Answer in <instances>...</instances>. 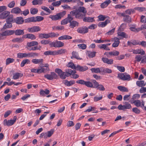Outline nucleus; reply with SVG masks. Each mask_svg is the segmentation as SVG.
<instances>
[{"instance_id": "c756f323", "label": "nucleus", "mask_w": 146, "mask_h": 146, "mask_svg": "<svg viewBox=\"0 0 146 146\" xmlns=\"http://www.w3.org/2000/svg\"><path fill=\"white\" fill-rule=\"evenodd\" d=\"M83 21L84 22H92L94 21L95 20L94 19V17H84L83 19Z\"/></svg>"}, {"instance_id": "9d476101", "label": "nucleus", "mask_w": 146, "mask_h": 146, "mask_svg": "<svg viewBox=\"0 0 146 146\" xmlns=\"http://www.w3.org/2000/svg\"><path fill=\"white\" fill-rule=\"evenodd\" d=\"M1 33L3 37L4 38V37L7 36H9L13 35V31L12 30H6L3 31V30L1 31Z\"/></svg>"}, {"instance_id": "412c9836", "label": "nucleus", "mask_w": 146, "mask_h": 146, "mask_svg": "<svg viewBox=\"0 0 146 146\" xmlns=\"http://www.w3.org/2000/svg\"><path fill=\"white\" fill-rule=\"evenodd\" d=\"M72 38V37L68 35H64L58 37V39L59 40H69Z\"/></svg>"}, {"instance_id": "4be33fe9", "label": "nucleus", "mask_w": 146, "mask_h": 146, "mask_svg": "<svg viewBox=\"0 0 146 146\" xmlns=\"http://www.w3.org/2000/svg\"><path fill=\"white\" fill-rule=\"evenodd\" d=\"M101 72L104 73H111L112 70L108 68H104L103 67L101 68Z\"/></svg>"}, {"instance_id": "f03ea898", "label": "nucleus", "mask_w": 146, "mask_h": 146, "mask_svg": "<svg viewBox=\"0 0 146 146\" xmlns=\"http://www.w3.org/2000/svg\"><path fill=\"white\" fill-rule=\"evenodd\" d=\"M91 81L94 84V88H96L100 91H104L105 90V89L104 86L99 84L95 80L92 79Z\"/></svg>"}, {"instance_id": "72a5a7b5", "label": "nucleus", "mask_w": 146, "mask_h": 146, "mask_svg": "<svg viewBox=\"0 0 146 146\" xmlns=\"http://www.w3.org/2000/svg\"><path fill=\"white\" fill-rule=\"evenodd\" d=\"M16 23L18 24H21L24 22L23 18L21 17H19L16 18L15 20Z\"/></svg>"}, {"instance_id": "2eb2a0df", "label": "nucleus", "mask_w": 146, "mask_h": 146, "mask_svg": "<svg viewBox=\"0 0 146 146\" xmlns=\"http://www.w3.org/2000/svg\"><path fill=\"white\" fill-rule=\"evenodd\" d=\"M10 12L8 11H5L0 14V19H4L8 17L10 14Z\"/></svg>"}, {"instance_id": "393cba45", "label": "nucleus", "mask_w": 146, "mask_h": 146, "mask_svg": "<svg viewBox=\"0 0 146 146\" xmlns=\"http://www.w3.org/2000/svg\"><path fill=\"white\" fill-rule=\"evenodd\" d=\"M88 69V67L86 66H81L78 65L76 66L75 69L79 70L81 71H84L87 70Z\"/></svg>"}, {"instance_id": "8fccbe9b", "label": "nucleus", "mask_w": 146, "mask_h": 146, "mask_svg": "<svg viewBox=\"0 0 146 146\" xmlns=\"http://www.w3.org/2000/svg\"><path fill=\"white\" fill-rule=\"evenodd\" d=\"M123 20L125 22L129 23L131 22V18L129 16L125 15L124 17Z\"/></svg>"}, {"instance_id": "4c0bfd02", "label": "nucleus", "mask_w": 146, "mask_h": 146, "mask_svg": "<svg viewBox=\"0 0 146 146\" xmlns=\"http://www.w3.org/2000/svg\"><path fill=\"white\" fill-rule=\"evenodd\" d=\"M131 104H134L137 107H139L141 106V102L139 100H134L133 102H131Z\"/></svg>"}, {"instance_id": "bf43d9fd", "label": "nucleus", "mask_w": 146, "mask_h": 146, "mask_svg": "<svg viewBox=\"0 0 146 146\" xmlns=\"http://www.w3.org/2000/svg\"><path fill=\"white\" fill-rule=\"evenodd\" d=\"M124 104H125L124 106H125V109H130L131 108V105L128 102H125Z\"/></svg>"}, {"instance_id": "b1692460", "label": "nucleus", "mask_w": 146, "mask_h": 146, "mask_svg": "<svg viewBox=\"0 0 146 146\" xmlns=\"http://www.w3.org/2000/svg\"><path fill=\"white\" fill-rule=\"evenodd\" d=\"M21 11L20 9L17 7L13 8L11 11V13H12L18 14Z\"/></svg>"}, {"instance_id": "ddd939ff", "label": "nucleus", "mask_w": 146, "mask_h": 146, "mask_svg": "<svg viewBox=\"0 0 146 146\" xmlns=\"http://www.w3.org/2000/svg\"><path fill=\"white\" fill-rule=\"evenodd\" d=\"M23 38H28L32 40H34L36 38V36L32 34H27L23 36Z\"/></svg>"}, {"instance_id": "39448f33", "label": "nucleus", "mask_w": 146, "mask_h": 146, "mask_svg": "<svg viewBox=\"0 0 146 146\" xmlns=\"http://www.w3.org/2000/svg\"><path fill=\"white\" fill-rule=\"evenodd\" d=\"M35 54V53H19L17 54V57L18 58H23L30 57L33 56Z\"/></svg>"}, {"instance_id": "603ef678", "label": "nucleus", "mask_w": 146, "mask_h": 146, "mask_svg": "<svg viewBox=\"0 0 146 146\" xmlns=\"http://www.w3.org/2000/svg\"><path fill=\"white\" fill-rule=\"evenodd\" d=\"M14 59L13 58H8L6 60V65H8L10 63H12L14 61Z\"/></svg>"}, {"instance_id": "ea45409f", "label": "nucleus", "mask_w": 146, "mask_h": 146, "mask_svg": "<svg viewBox=\"0 0 146 146\" xmlns=\"http://www.w3.org/2000/svg\"><path fill=\"white\" fill-rule=\"evenodd\" d=\"M35 17H32L28 18L25 20V22L26 23L31 22H35Z\"/></svg>"}, {"instance_id": "c03bdc74", "label": "nucleus", "mask_w": 146, "mask_h": 146, "mask_svg": "<svg viewBox=\"0 0 146 146\" xmlns=\"http://www.w3.org/2000/svg\"><path fill=\"white\" fill-rule=\"evenodd\" d=\"M42 3V1L41 0H34L32 1V3L33 5H40Z\"/></svg>"}, {"instance_id": "a19ab883", "label": "nucleus", "mask_w": 146, "mask_h": 146, "mask_svg": "<svg viewBox=\"0 0 146 146\" xmlns=\"http://www.w3.org/2000/svg\"><path fill=\"white\" fill-rule=\"evenodd\" d=\"M65 72L68 76H70L71 74H74L76 72L75 71H73L70 69H66Z\"/></svg>"}, {"instance_id": "a18cd8bd", "label": "nucleus", "mask_w": 146, "mask_h": 146, "mask_svg": "<svg viewBox=\"0 0 146 146\" xmlns=\"http://www.w3.org/2000/svg\"><path fill=\"white\" fill-rule=\"evenodd\" d=\"M85 85L88 87L94 88V85L93 83L90 81H86Z\"/></svg>"}, {"instance_id": "79ce46f5", "label": "nucleus", "mask_w": 146, "mask_h": 146, "mask_svg": "<svg viewBox=\"0 0 146 146\" xmlns=\"http://www.w3.org/2000/svg\"><path fill=\"white\" fill-rule=\"evenodd\" d=\"M91 70L92 72L95 73H98L101 72V68H92L91 69Z\"/></svg>"}, {"instance_id": "680f3d73", "label": "nucleus", "mask_w": 146, "mask_h": 146, "mask_svg": "<svg viewBox=\"0 0 146 146\" xmlns=\"http://www.w3.org/2000/svg\"><path fill=\"white\" fill-rule=\"evenodd\" d=\"M31 13L32 15H35L36 14L38 11V9L35 8H31Z\"/></svg>"}, {"instance_id": "864d4df0", "label": "nucleus", "mask_w": 146, "mask_h": 146, "mask_svg": "<svg viewBox=\"0 0 146 146\" xmlns=\"http://www.w3.org/2000/svg\"><path fill=\"white\" fill-rule=\"evenodd\" d=\"M60 78L62 79H65L66 77H68L66 72H62V73H61L59 76Z\"/></svg>"}, {"instance_id": "a211bd4d", "label": "nucleus", "mask_w": 146, "mask_h": 146, "mask_svg": "<svg viewBox=\"0 0 146 146\" xmlns=\"http://www.w3.org/2000/svg\"><path fill=\"white\" fill-rule=\"evenodd\" d=\"M121 39V38H118L117 37H115L114 38V42L112 44V46L114 47H117L120 42L119 40Z\"/></svg>"}, {"instance_id": "774afa93", "label": "nucleus", "mask_w": 146, "mask_h": 146, "mask_svg": "<svg viewBox=\"0 0 146 146\" xmlns=\"http://www.w3.org/2000/svg\"><path fill=\"white\" fill-rule=\"evenodd\" d=\"M98 18L100 21H103L106 18V17L105 16L101 15L98 16Z\"/></svg>"}, {"instance_id": "bb28decb", "label": "nucleus", "mask_w": 146, "mask_h": 146, "mask_svg": "<svg viewBox=\"0 0 146 146\" xmlns=\"http://www.w3.org/2000/svg\"><path fill=\"white\" fill-rule=\"evenodd\" d=\"M38 37L40 38H45L47 39L49 38L48 33H40L39 34Z\"/></svg>"}, {"instance_id": "37998d69", "label": "nucleus", "mask_w": 146, "mask_h": 146, "mask_svg": "<svg viewBox=\"0 0 146 146\" xmlns=\"http://www.w3.org/2000/svg\"><path fill=\"white\" fill-rule=\"evenodd\" d=\"M117 88L121 92H128V89L124 86H119L117 87Z\"/></svg>"}, {"instance_id": "0e129e2a", "label": "nucleus", "mask_w": 146, "mask_h": 146, "mask_svg": "<svg viewBox=\"0 0 146 146\" xmlns=\"http://www.w3.org/2000/svg\"><path fill=\"white\" fill-rule=\"evenodd\" d=\"M77 46L79 48L82 49L83 50L85 49L87 47L86 45L84 44H79Z\"/></svg>"}, {"instance_id": "de8ad7c7", "label": "nucleus", "mask_w": 146, "mask_h": 146, "mask_svg": "<svg viewBox=\"0 0 146 146\" xmlns=\"http://www.w3.org/2000/svg\"><path fill=\"white\" fill-rule=\"evenodd\" d=\"M95 52L88 51L87 53V55L90 58H93L96 55Z\"/></svg>"}, {"instance_id": "2f4dec72", "label": "nucleus", "mask_w": 146, "mask_h": 146, "mask_svg": "<svg viewBox=\"0 0 146 146\" xmlns=\"http://www.w3.org/2000/svg\"><path fill=\"white\" fill-rule=\"evenodd\" d=\"M72 56L71 57L72 59L75 58L77 59H82L81 58L79 57L78 53L75 51H73L72 53Z\"/></svg>"}, {"instance_id": "f8f14e48", "label": "nucleus", "mask_w": 146, "mask_h": 146, "mask_svg": "<svg viewBox=\"0 0 146 146\" xmlns=\"http://www.w3.org/2000/svg\"><path fill=\"white\" fill-rule=\"evenodd\" d=\"M119 54V52L117 51L114 50L112 52H110L108 53H105L104 55H106L107 57H110V56H117Z\"/></svg>"}, {"instance_id": "58836bf2", "label": "nucleus", "mask_w": 146, "mask_h": 146, "mask_svg": "<svg viewBox=\"0 0 146 146\" xmlns=\"http://www.w3.org/2000/svg\"><path fill=\"white\" fill-rule=\"evenodd\" d=\"M98 47L100 49H103L106 50H110V48L104 44H100L98 46Z\"/></svg>"}, {"instance_id": "f704fd0d", "label": "nucleus", "mask_w": 146, "mask_h": 146, "mask_svg": "<svg viewBox=\"0 0 146 146\" xmlns=\"http://www.w3.org/2000/svg\"><path fill=\"white\" fill-rule=\"evenodd\" d=\"M117 35L118 36L122 37L121 39L123 38H127L128 37V35L123 32H119L117 33Z\"/></svg>"}, {"instance_id": "c9c22d12", "label": "nucleus", "mask_w": 146, "mask_h": 146, "mask_svg": "<svg viewBox=\"0 0 146 146\" xmlns=\"http://www.w3.org/2000/svg\"><path fill=\"white\" fill-rule=\"evenodd\" d=\"M38 44L37 42L36 41H32L31 42H28L27 43V46L28 47H31Z\"/></svg>"}, {"instance_id": "6ab92c4d", "label": "nucleus", "mask_w": 146, "mask_h": 146, "mask_svg": "<svg viewBox=\"0 0 146 146\" xmlns=\"http://www.w3.org/2000/svg\"><path fill=\"white\" fill-rule=\"evenodd\" d=\"M50 93V91L47 89H46L45 90H41L40 92V94L42 96H45L46 95Z\"/></svg>"}, {"instance_id": "dca6fc26", "label": "nucleus", "mask_w": 146, "mask_h": 146, "mask_svg": "<svg viewBox=\"0 0 146 146\" xmlns=\"http://www.w3.org/2000/svg\"><path fill=\"white\" fill-rule=\"evenodd\" d=\"M132 52L134 54H141V55H144L145 54V52L142 49H137L136 50H133Z\"/></svg>"}, {"instance_id": "7ed1b4c3", "label": "nucleus", "mask_w": 146, "mask_h": 146, "mask_svg": "<svg viewBox=\"0 0 146 146\" xmlns=\"http://www.w3.org/2000/svg\"><path fill=\"white\" fill-rule=\"evenodd\" d=\"M49 45L51 47L59 48L63 46L64 45V44L60 41L56 40L55 42H50Z\"/></svg>"}, {"instance_id": "4d7b16f0", "label": "nucleus", "mask_w": 146, "mask_h": 146, "mask_svg": "<svg viewBox=\"0 0 146 146\" xmlns=\"http://www.w3.org/2000/svg\"><path fill=\"white\" fill-rule=\"evenodd\" d=\"M41 9L48 13L47 14H46V15H48L51 13V11L47 7L44 6H42L41 7Z\"/></svg>"}, {"instance_id": "6e6552de", "label": "nucleus", "mask_w": 146, "mask_h": 146, "mask_svg": "<svg viewBox=\"0 0 146 146\" xmlns=\"http://www.w3.org/2000/svg\"><path fill=\"white\" fill-rule=\"evenodd\" d=\"M27 30L30 33H33L40 31L41 28L39 26H35L28 28Z\"/></svg>"}, {"instance_id": "423d86ee", "label": "nucleus", "mask_w": 146, "mask_h": 146, "mask_svg": "<svg viewBox=\"0 0 146 146\" xmlns=\"http://www.w3.org/2000/svg\"><path fill=\"white\" fill-rule=\"evenodd\" d=\"M70 14L73 16H75L76 18H82L83 17V14L78 9L71 11Z\"/></svg>"}, {"instance_id": "5fc2aeb1", "label": "nucleus", "mask_w": 146, "mask_h": 146, "mask_svg": "<svg viewBox=\"0 0 146 146\" xmlns=\"http://www.w3.org/2000/svg\"><path fill=\"white\" fill-rule=\"evenodd\" d=\"M134 9L137 10L139 12L145 11H146V9L144 7H137L134 8Z\"/></svg>"}, {"instance_id": "5701e85b", "label": "nucleus", "mask_w": 146, "mask_h": 146, "mask_svg": "<svg viewBox=\"0 0 146 146\" xmlns=\"http://www.w3.org/2000/svg\"><path fill=\"white\" fill-rule=\"evenodd\" d=\"M43 62L42 59H33L32 60V62L35 64L42 63Z\"/></svg>"}, {"instance_id": "09e8293b", "label": "nucleus", "mask_w": 146, "mask_h": 146, "mask_svg": "<svg viewBox=\"0 0 146 146\" xmlns=\"http://www.w3.org/2000/svg\"><path fill=\"white\" fill-rule=\"evenodd\" d=\"M44 54L45 55H55V51L48 50L44 52Z\"/></svg>"}, {"instance_id": "f3484780", "label": "nucleus", "mask_w": 146, "mask_h": 146, "mask_svg": "<svg viewBox=\"0 0 146 146\" xmlns=\"http://www.w3.org/2000/svg\"><path fill=\"white\" fill-rule=\"evenodd\" d=\"M13 30V35L15 33V35L19 36L23 35L24 33L23 30L19 29L16 30Z\"/></svg>"}, {"instance_id": "1a4fd4ad", "label": "nucleus", "mask_w": 146, "mask_h": 146, "mask_svg": "<svg viewBox=\"0 0 146 146\" xmlns=\"http://www.w3.org/2000/svg\"><path fill=\"white\" fill-rule=\"evenodd\" d=\"M73 18L71 17L70 14L68 15V17L63 20H62L61 22V24L62 25H64L66 24L68 22L70 23V21L73 20Z\"/></svg>"}, {"instance_id": "9b49d317", "label": "nucleus", "mask_w": 146, "mask_h": 146, "mask_svg": "<svg viewBox=\"0 0 146 146\" xmlns=\"http://www.w3.org/2000/svg\"><path fill=\"white\" fill-rule=\"evenodd\" d=\"M77 32L81 34H85L88 31V28L86 27H83L78 28L77 30Z\"/></svg>"}, {"instance_id": "3c124183", "label": "nucleus", "mask_w": 146, "mask_h": 146, "mask_svg": "<svg viewBox=\"0 0 146 146\" xmlns=\"http://www.w3.org/2000/svg\"><path fill=\"white\" fill-rule=\"evenodd\" d=\"M78 9L80 11L84 14H86L87 12L86 9L83 7H80Z\"/></svg>"}, {"instance_id": "e433bc0d", "label": "nucleus", "mask_w": 146, "mask_h": 146, "mask_svg": "<svg viewBox=\"0 0 146 146\" xmlns=\"http://www.w3.org/2000/svg\"><path fill=\"white\" fill-rule=\"evenodd\" d=\"M137 85L140 87H142L145 86L146 84V82H145L143 80H141V81H137L136 82Z\"/></svg>"}, {"instance_id": "052dcab7", "label": "nucleus", "mask_w": 146, "mask_h": 146, "mask_svg": "<svg viewBox=\"0 0 146 146\" xmlns=\"http://www.w3.org/2000/svg\"><path fill=\"white\" fill-rule=\"evenodd\" d=\"M67 66L69 68H71L73 69H76V67L75 66L73 63L69 62L67 65Z\"/></svg>"}, {"instance_id": "0eeeda50", "label": "nucleus", "mask_w": 146, "mask_h": 146, "mask_svg": "<svg viewBox=\"0 0 146 146\" xmlns=\"http://www.w3.org/2000/svg\"><path fill=\"white\" fill-rule=\"evenodd\" d=\"M118 77L120 79L123 80H129L131 78L130 76L128 74L123 73L118 74Z\"/></svg>"}, {"instance_id": "e2e57ef3", "label": "nucleus", "mask_w": 146, "mask_h": 146, "mask_svg": "<svg viewBox=\"0 0 146 146\" xmlns=\"http://www.w3.org/2000/svg\"><path fill=\"white\" fill-rule=\"evenodd\" d=\"M40 43L42 44L46 45L50 43V41L48 40H43L40 41Z\"/></svg>"}, {"instance_id": "f257e3e1", "label": "nucleus", "mask_w": 146, "mask_h": 146, "mask_svg": "<svg viewBox=\"0 0 146 146\" xmlns=\"http://www.w3.org/2000/svg\"><path fill=\"white\" fill-rule=\"evenodd\" d=\"M66 12L64 11L62 12L57 13L55 15H50L49 18L53 21H56L60 20L66 14Z\"/></svg>"}, {"instance_id": "13d9d810", "label": "nucleus", "mask_w": 146, "mask_h": 146, "mask_svg": "<svg viewBox=\"0 0 146 146\" xmlns=\"http://www.w3.org/2000/svg\"><path fill=\"white\" fill-rule=\"evenodd\" d=\"M62 0L53 2L52 3L53 6H58L60 5Z\"/></svg>"}, {"instance_id": "c85d7f7f", "label": "nucleus", "mask_w": 146, "mask_h": 146, "mask_svg": "<svg viewBox=\"0 0 146 146\" xmlns=\"http://www.w3.org/2000/svg\"><path fill=\"white\" fill-rule=\"evenodd\" d=\"M63 82L67 86H70L74 84L75 83V82L74 80H71L69 81L67 80H65Z\"/></svg>"}, {"instance_id": "7c9ffc66", "label": "nucleus", "mask_w": 146, "mask_h": 146, "mask_svg": "<svg viewBox=\"0 0 146 146\" xmlns=\"http://www.w3.org/2000/svg\"><path fill=\"white\" fill-rule=\"evenodd\" d=\"M66 52V50L65 49H61L57 51H55V55L64 54Z\"/></svg>"}, {"instance_id": "4468645a", "label": "nucleus", "mask_w": 146, "mask_h": 146, "mask_svg": "<svg viewBox=\"0 0 146 146\" xmlns=\"http://www.w3.org/2000/svg\"><path fill=\"white\" fill-rule=\"evenodd\" d=\"M102 60L104 63H107L108 64H111L113 63V60L112 59H109L107 58H102Z\"/></svg>"}, {"instance_id": "69168bd1", "label": "nucleus", "mask_w": 146, "mask_h": 146, "mask_svg": "<svg viewBox=\"0 0 146 146\" xmlns=\"http://www.w3.org/2000/svg\"><path fill=\"white\" fill-rule=\"evenodd\" d=\"M35 22H39L43 20L44 19V17L41 16H37L35 17Z\"/></svg>"}, {"instance_id": "aec40b11", "label": "nucleus", "mask_w": 146, "mask_h": 146, "mask_svg": "<svg viewBox=\"0 0 146 146\" xmlns=\"http://www.w3.org/2000/svg\"><path fill=\"white\" fill-rule=\"evenodd\" d=\"M70 27L71 28H73L75 27L78 26V23L76 21L72 20L70 21Z\"/></svg>"}, {"instance_id": "20e7f679", "label": "nucleus", "mask_w": 146, "mask_h": 146, "mask_svg": "<svg viewBox=\"0 0 146 146\" xmlns=\"http://www.w3.org/2000/svg\"><path fill=\"white\" fill-rule=\"evenodd\" d=\"M17 117L16 116L13 117V119L7 120L6 119L4 120L3 123L4 125L8 126L13 125L16 122L17 119Z\"/></svg>"}, {"instance_id": "49530a36", "label": "nucleus", "mask_w": 146, "mask_h": 146, "mask_svg": "<svg viewBox=\"0 0 146 146\" xmlns=\"http://www.w3.org/2000/svg\"><path fill=\"white\" fill-rule=\"evenodd\" d=\"M30 61L28 59H25L22 61L21 64V66L23 67L24 66L26 63L29 64L30 63Z\"/></svg>"}, {"instance_id": "6e6d98bb", "label": "nucleus", "mask_w": 146, "mask_h": 146, "mask_svg": "<svg viewBox=\"0 0 146 146\" xmlns=\"http://www.w3.org/2000/svg\"><path fill=\"white\" fill-rule=\"evenodd\" d=\"M23 40L22 38H13L12 40V41L14 42H21L23 41Z\"/></svg>"}, {"instance_id": "473e14b6", "label": "nucleus", "mask_w": 146, "mask_h": 146, "mask_svg": "<svg viewBox=\"0 0 146 146\" xmlns=\"http://www.w3.org/2000/svg\"><path fill=\"white\" fill-rule=\"evenodd\" d=\"M12 27V25L11 23L7 22V23L4 25L3 28L1 29V31H3L4 29L10 28Z\"/></svg>"}, {"instance_id": "338daca9", "label": "nucleus", "mask_w": 146, "mask_h": 146, "mask_svg": "<svg viewBox=\"0 0 146 146\" xmlns=\"http://www.w3.org/2000/svg\"><path fill=\"white\" fill-rule=\"evenodd\" d=\"M49 38L53 37H57L59 36L58 33H49Z\"/></svg>"}, {"instance_id": "cd10ccee", "label": "nucleus", "mask_w": 146, "mask_h": 146, "mask_svg": "<svg viewBox=\"0 0 146 146\" xmlns=\"http://www.w3.org/2000/svg\"><path fill=\"white\" fill-rule=\"evenodd\" d=\"M23 76V74L20 73L18 72L15 73L13 75V79L14 80L18 79L19 78Z\"/></svg>"}, {"instance_id": "a878e982", "label": "nucleus", "mask_w": 146, "mask_h": 146, "mask_svg": "<svg viewBox=\"0 0 146 146\" xmlns=\"http://www.w3.org/2000/svg\"><path fill=\"white\" fill-rule=\"evenodd\" d=\"M110 22L109 20H106L104 22L99 23L98 24V26L100 27H104L106 26L108 23H109Z\"/></svg>"}]
</instances>
